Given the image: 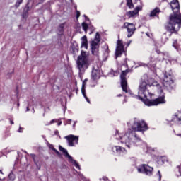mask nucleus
Segmentation results:
<instances>
[{
  "label": "nucleus",
  "mask_w": 181,
  "mask_h": 181,
  "mask_svg": "<svg viewBox=\"0 0 181 181\" xmlns=\"http://www.w3.org/2000/svg\"><path fill=\"white\" fill-rule=\"evenodd\" d=\"M173 13L169 16V21L165 25L167 32L170 33V36L173 33L177 35L181 28V13L179 0H173L170 3Z\"/></svg>",
  "instance_id": "f257e3e1"
},
{
  "label": "nucleus",
  "mask_w": 181,
  "mask_h": 181,
  "mask_svg": "<svg viewBox=\"0 0 181 181\" xmlns=\"http://www.w3.org/2000/svg\"><path fill=\"white\" fill-rule=\"evenodd\" d=\"M148 124L145 122V120L134 122L128 132L121 137L122 144H125L127 148L131 149L133 138L135 144L142 142V139L136 132H145V131H148Z\"/></svg>",
  "instance_id": "f03ea898"
},
{
  "label": "nucleus",
  "mask_w": 181,
  "mask_h": 181,
  "mask_svg": "<svg viewBox=\"0 0 181 181\" xmlns=\"http://www.w3.org/2000/svg\"><path fill=\"white\" fill-rule=\"evenodd\" d=\"M165 97L166 95L163 92V90H162V87H160L159 96L156 99H148V97L145 98V99L141 95L137 96L138 99L140 100V101H142V103L148 107H153L159 105L160 104H165L166 103V100H165Z\"/></svg>",
  "instance_id": "7ed1b4c3"
},
{
  "label": "nucleus",
  "mask_w": 181,
  "mask_h": 181,
  "mask_svg": "<svg viewBox=\"0 0 181 181\" xmlns=\"http://www.w3.org/2000/svg\"><path fill=\"white\" fill-rule=\"evenodd\" d=\"M76 63L79 74H84V73H86V70L90 67L91 61H88V59L87 58V52L82 50L81 55L78 57Z\"/></svg>",
  "instance_id": "20e7f679"
},
{
  "label": "nucleus",
  "mask_w": 181,
  "mask_h": 181,
  "mask_svg": "<svg viewBox=\"0 0 181 181\" xmlns=\"http://www.w3.org/2000/svg\"><path fill=\"white\" fill-rule=\"evenodd\" d=\"M129 69L122 71L120 74L121 87L124 93H128V81H127V74L129 73Z\"/></svg>",
  "instance_id": "39448f33"
},
{
  "label": "nucleus",
  "mask_w": 181,
  "mask_h": 181,
  "mask_svg": "<svg viewBox=\"0 0 181 181\" xmlns=\"http://www.w3.org/2000/svg\"><path fill=\"white\" fill-rule=\"evenodd\" d=\"M173 76L170 74L165 73L163 81V85L167 90H173Z\"/></svg>",
  "instance_id": "423d86ee"
},
{
  "label": "nucleus",
  "mask_w": 181,
  "mask_h": 181,
  "mask_svg": "<svg viewBox=\"0 0 181 181\" xmlns=\"http://www.w3.org/2000/svg\"><path fill=\"white\" fill-rule=\"evenodd\" d=\"M146 87H148V83H146V81H141L139 87V95H141V94H143L144 98H146L148 95H150V97H152V95H153V94H152L149 91V90L147 89Z\"/></svg>",
  "instance_id": "0eeeda50"
},
{
  "label": "nucleus",
  "mask_w": 181,
  "mask_h": 181,
  "mask_svg": "<svg viewBox=\"0 0 181 181\" xmlns=\"http://www.w3.org/2000/svg\"><path fill=\"white\" fill-rule=\"evenodd\" d=\"M137 171L139 173H144L147 176H152L153 173V168L149 166L148 164H141L137 168Z\"/></svg>",
  "instance_id": "6e6552de"
},
{
  "label": "nucleus",
  "mask_w": 181,
  "mask_h": 181,
  "mask_svg": "<svg viewBox=\"0 0 181 181\" xmlns=\"http://www.w3.org/2000/svg\"><path fill=\"white\" fill-rule=\"evenodd\" d=\"M122 28V29H127V37L129 38L132 37V36L135 33V31L136 30V28L132 23L125 22Z\"/></svg>",
  "instance_id": "1a4fd4ad"
},
{
  "label": "nucleus",
  "mask_w": 181,
  "mask_h": 181,
  "mask_svg": "<svg viewBox=\"0 0 181 181\" xmlns=\"http://www.w3.org/2000/svg\"><path fill=\"white\" fill-rule=\"evenodd\" d=\"M59 149L62 153L64 154V156L66 158H68L69 161L76 168V169H80V165H78V163L76 161V160L73 159V157L69 154V152H67V150H66L64 148H63L62 146H59Z\"/></svg>",
  "instance_id": "9d476101"
},
{
  "label": "nucleus",
  "mask_w": 181,
  "mask_h": 181,
  "mask_svg": "<svg viewBox=\"0 0 181 181\" xmlns=\"http://www.w3.org/2000/svg\"><path fill=\"white\" fill-rule=\"evenodd\" d=\"M122 53H125V49L124 48V43L121 40H117V44L116 47L115 51V57H121L122 56Z\"/></svg>",
  "instance_id": "9b49d317"
},
{
  "label": "nucleus",
  "mask_w": 181,
  "mask_h": 181,
  "mask_svg": "<svg viewBox=\"0 0 181 181\" xmlns=\"http://www.w3.org/2000/svg\"><path fill=\"white\" fill-rule=\"evenodd\" d=\"M65 139L68 142L69 146H76L78 144V136H74L73 134L66 136Z\"/></svg>",
  "instance_id": "f8f14e48"
},
{
  "label": "nucleus",
  "mask_w": 181,
  "mask_h": 181,
  "mask_svg": "<svg viewBox=\"0 0 181 181\" xmlns=\"http://www.w3.org/2000/svg\"><path fill=\"white\" fill-rule=\"evenodd\" d=\"M139 11H142V6H137L134 8V11H129L126 13V16L128 18H134V16L139 13Z\"/></svg>",
  "instance_id": "ddd939ff"
},
{
  "label": "nucleus",
  "mask_w": 181,
  "mask_h": 181,
  "mask_svg": "<svg viewBox=\"0 0 181 181\" xmlns=\"http://www.w3.org/2000/svg\"><path fill=\"white\" fill-rule=\"evenodd\" d=\"M92 78L95 81L98 80V78H100V68L95 66L93 67L92 74H91Z\"/></svg>",
  "instance_id": "4468645a"
},
{
  "label": "nucleus",
  "mask_w": 181,
  "mask_h": 181,
  "mask_svg": "<svg viewBox=\"0 0 181 181\" xmlns=\"http://www.w3.org/2000/svg\"><path fill=\"white\" fill-rule=\"evenodd\" d=\"M92 54L98 56V42L93 41L91 43Z\"/></svg>",
  "instance_id": "2eb2a0df"
},
{
  "label": "nucleus",
  "mask_w": 181,
  "mask_h": 181,
  "mask_svg": "<svg viewBox=\"0 0 181 181\" xmlns=\"http://www.w3.org/2000/svg\"><path fill=\"white\" fill-rule=\"evenodd\" d=\"M159 13H160V8L156 7L150 13V18H155V16L159 17Z\"/></svg>",
  "instance_id": "dca6fc26"
},
{
  "label": "nucleus",
  "mask_w": 181,
  "mask_h": 181,
  "mask_svg": "<svg viewBox=\"0 0 181 181\" xmlns=\"http://www.w3.org/2000/svg\"><path fill=\"white\" fill-rule=\"evenodd\" d=\"M172 121H173V122H175V124H179L181 121V112H178L177 115H175Z\"/></svg>",
  "instance_id": "f3484780"
},
{
  "label": "nucleus",
  "mask_w": 181,
  "mask_h": 181,
  "mask_svg": "<svg viewBox=\"0 0 181 181\" xmlns=\"http://www.w3.org/2000/svg\"><path fill=\"white\" fill-rule=\"evenodd\" d=\"M81 47H85V49L88 47V41L87 40V36L86 35L82 37Z\"/></svg>",
  "instance_id": "a211bd4d"
},
{
  "label": "nucleus",
  "mask_w": 181,
  "mask_h": 181,
  "mask_svg": "<svg viewBox=\"0 0 181 181\" xmlns=\"http://www.w3.org/2000/svg\"><path fill=\"white\" fill-rule=\"evenodd\" d=\"M116 150V152H117V153H123L124 152H127V150L125 149V148L119 146H115L113 147V149Z\"/></svg>",
  "instance_id": "6ab92c4d"
},
{
  "label": "nucleus",
  "mask_w": 181,
  "mask_h": 181,
  "mask_svg": "<svg viewBox=\"0 0 181 181\" xmlns=\"http://www.w3.org/2000/svg\"><path fill=\"white\" fill-rule=\"evenodd\" d=\"M156 52L157 53V54H161V56H163L162 60H165L166 57H169L168 52H162L159 49H156Z\"/></svg>",
  "instance_id": "aec40b11"
},
{
  "label": "nucleus",
  "mask_w": 181,
  "mask_h": 181,
  "mask_svg": "<svg viewBox=\"0 0 181 181\" xmlns=\"http://www.w3.org/2000/svg\"><path fill=\"white\" fill-rule=\"evenodd\" d=\"M29 11H30L29 6H25L23 13V18H28V16L29 15Z\"/></svg>",
  "instance_id": "412c9836"
},
{
  "label": "nucleus",
  "mask_w": 181,
  "mask_h": 181,
  "mask_svg": "<svg viewBox=\"0 0 181 181\" xmlns=\"http://www.w3.org/2000/svg\"><path fill=\"white\" fill-rule=\"evenodd\" d=\"M64 25L65 23H63L59 24V25L58 26V32H59L61 35H63V33H64Z\"/></svg>",
  "instance_id": "4be33fe9"
},
{
  "label": "nucleus",
  "mask_w": 181,
  "mask_h": 181,
  "mask_svg": "<svg viewBox=\"0 0 181 181\" xmlns=\"http://www.w3.org/2000/svg\"><path fill=\"white\" fill-rule=\"evenodd\" d=\"M82 29L84 30L85 33H87V30H88V24L86 22H83L81 23Z\"/></svg>",
  "instance_id": "5701e85b"
},
{
  "label": "nucleus",
  "mask_w": 181,
  "mask_h": 181,
  "mask_svg": "<svg viewBox=\"0 0 181 181\" xmlns=\"http://www.w3.org/2000/svg\"><path fill=\"white\" fill-rule=\"evenodd\" d=\"M127 6H128L129 9H132L134 8V3H132V0H126Z\"/></svg>",
  "instance_id": "b1692460"
},
{
  "label": "nucleus",
  "mask_w": 181,
  "mask_h": 181,
  "mask_svg": "<svg viewBox=\"0 0 181 181\" xmlns=\"http://www.w3.org/2000/svg\"><path fill=\"white\" fill-rule=\"evenodd\" d=\"M15 179H16L15 174H13V172H11L8 175V180L15 181Z\"/></svg>",
  "instance_id": "393cba45"
},
{
  "label": "nucleus",
  "mask_w": 181,
  "mask_h": 181,
  "mask_svg": "<svg viewBox=\"0 0 181 181\" xmlns=\"http://www.w3.org/2000/svg\"><path fill=\"white\" fill-rule=\"evenodd\" d=\"M100 33L98 32L96 33L95 34V39H94V41L93 42H96V43H100Z\"/></svg>",
  "instance_id": "a878e982"
},
{
  "label": "nucleus",
  "mask_w": 181,
  "mask_h": 181,
  "mask_svg": "<svg viewBox=\"0 0 181 181\" xmlns=\"http://www.w3.org/2000/svg\"><path fill=\"white\" fill-rule=\"evenodd\" d=\"M78 52V47H72L73 54H76Z\"/></svg>",
  "instance_id": "bb28decb"
},
{
  "label": "nucleus",
  "mask_w": 181,
  "mask_h": 181,
  "mask_svg": "<svg viewBox=\"0 0 181 181\" xmlns=\"http://www.w3.org/2000/svg\"><path fill=\"white\" fill-rule=\"evenodd\" d=\"M22 2H23V0H17V1L16 2V4H15L16 8H19V6H21V4H22Z\"/></svg>",
  "instance_id": "cd10ccee"
},
{
  "label": "nucleus",
  "mask_w": 181,
  "mask_h": 181,
  "mask_svg": "<svg viewBox=\"0 0 181 181\" xmlns=\"http://www.w3.org/2000/svg\"><path fill=\"white\" fill-rule=\"evenodd\" d=\"M151 86H156V87H160V85L156 81H153L151 83Z\"/></svg>",
  "instance_id": "c85d7f7f"
},
{
  "label": "nucleus",
  "mask_w": 181,
  "mask_h": 181,
  "mask_svg": "<svg viewBox=\"0 0 181 181\" xmlns=\"http://www.w3.org/2000/svg\"><path fill=\"white\" fill-rule=\"evenodd\" d=\"M50 148L52 149V151H53L54 152H55V153L57 155H60V152H59V151H57V149H56L55 148L53 147V146H51Z\"/></svg>",
  "instance_id": "c756f323"
},
{
  "label": "nucleus",
  "mask_w": 181,
  "mask_h": 181,
  "mask_svg": "<svg viewBox=\"0 0 181 181\" xmlns=\"http://www.w3.org/2000/svg\"><path fill=\"white\" fill-rule=\"evenodd\" d=\"M4 172H2V170H0V180L2 181L4 179H5V176L4 175Z\"/></svg>",
  "instance_id": "7c9ffc66"
},
{
  "label": "nucleus",
  "mask_w": 181,
  "mask_h": 181,
  "mask_svg": "<svg viewBox=\"0 0 181 181\" xmlns=\"http://www.w3.org/2000/svg\"><path fill=\"white\" fill-rule=\"evenodd\" d=\"M110 48L108 47V46H106V49L105 50V54H110Z\"/></svg>",
  "instance_id": "2f4dec72"
},
{
  "label": "nucleus",
  "mask_w": 181,
  "mask_h": 181,
  "mask_svg": "<svg viewBox=\"0 0 181 181\" xmlns=\"http://www.w3.org/2000/svg\"><path fill=\"white\" fill-rule=\"evenodd\" d=\"M88 81V79L86 78L82 83V87H86L87 82Z\"/></svg>",
  "instance_id": "473e14b6"
},
{
  "label": "nucleus",
  "mask_w": 181,
  "mask_h": 181,
  "mask_svg": "<svg viewBox=\"0 0 181 181\" xmlns=\"http://www.w3.org/2000/svg\"><path fill=\"white\" fill-rule=\"evenodd\" d=\"M81 93L83 95H86V86H82L81 88Z\"/></svg>",
  "instance_id": "72a5a7b5"
},
{
  "label": "nucleus",
  "mask_w": 181,
  "mask_h": 181,
  "mask_svg": "<svg viewBox=\"0 0 181 181\" xmlns=\"http://www.w3.org/2000/svg\"><path fill=\"white\" fill-rule=\"evenodd\" d=\"M85 100H86L87 103H88L90 104V99L88 98V97H87V95H83Z\"/></svg>",
  "instance_id": "f704fd0d"
},
{
  "label": "nucleus",
  "mask_w": 181,
  "mask_h": 181,
  "mask_svg": "<svg viewBox=\"0 0 181 181\" xmlns=\"http://www.w3.org/2000/svg\"><path fill=\"white\" fill-rule=\"evenodd\" d=\"M76 19H78L81 15L80 11H78V10H76Z\"/></svg>",
  "instance_id": "c9c22d12"
},
{
  "label": "nucleus",
  "mask_w": 181,
  "mask_h": 181,
  "mask_svg": "<svg viewBox=\"0 0 181 181\" xmlns=\"http://www.w3.org/2000/svg\"><path fill=\"white\" fill-rule=\"evenodd\" d=\"M158 176H159V180L162 179V174H160V170H158L157 173Z\"/></svg>",
  "instance_id": "e433bc0d"
},
{
  "label": "nucleus",
  "mask_w": 181,
  "mask_h": 181,
  "mask_svg": "<svg viewBox=\"0 0 181 181\" xmlns=\"http://www.w3.org/2000/svg\"><path fill=\"white\" fill-rule=\"evenodd\" d=\"M9 119V121H10V124H11V125H13L15 123L13 122V119Z\"/></svg>",
  "instance_id": "4c0bfd02"
},
{
  "label": "nucleus",
  "mask_w": 181,
  "mask_h": 181,
  "mask_svg": "<svg viewBox=\"0 0 181 181\" xmlns=\"http://www.w3.org/2000/svg\"><path fill=\"white\" fill-rule=\"evenodd\" d=\"M54 122H57V120L54 119L50 121V124H54Z\"/></svg>",
  "instance_id": "58836bf2"
},
{
  "label": "nucleus",
  "mask_w": 181,
  "mask_h": 181,
  "mask_svg": "<svg viewBox=\"0 0 181 181\" xmlns=\"http://www.w3.org/2000/svg\"><path fill=\"white\" fill-rule=\"evenodd\" d=\"M66 124H71V119H67L66 120Z\"/></svg>",
  "instance_id": "ea45409f"
},
{
  "label": "nucleus",
  "mask_w": 181,
  "mask_h": 181,
  "mask_svg": "<svg viewBox=\"0 0 181 181\" xmlns=\"http://www.w3.org/2000/svg\"><path fill=\"white\" fill-rule=\"evenodd\" d=\"M38 1H39L38 5L40 4H43V2H45V0H38Z\"/></svg>",
  "instance_id": "a19ab883"
},
{
  "label": "nucleus",
  "mask_w": 181,
  "mask_h": 181,
  "mask_svg": "<svg viewBox=\"0 0 181 181\" xmlns=\"http://www.w3.org/2000/svg\"><path fill=\"white\" fill-rule=\"evenodd\" d=\"M23 132V128L20 127L18 129V132Z\"/></svg>",
  "instance_id": "79ce46f5"
},
{
  "label": "nucleus",
  "mask_w": 181,
  "mask_h": 181,
  "mask_svg": "<svg viewBox=\"0 0 181 181\" xmlns=\"http://www.w3.org/2000/svg\"><path fill=\"white\" fill-rule=\"evenodd\" d=\"M15 72V71L13 69L12 72L11 73H8L7 74V76H9L11 74H13V73Z\"/></svg>",
  "instance_id": "37998d69"
},
{
  "label": "nucleus",
  "mask_w": 181,
  "mask_h": 181,
  "mask_svg": "<svg viewBox=\"0 0 181 181\" xmlns=\"http://www.w3.org/2000/svg\"><path fill=\"white\" fill-rule=\"evenodd\" d=\"M127 59L126 58L125 59H124V65L126 64V66H128V63L127 62Z\"/></svg>",
  "instance_id": "c03bdc74"
},
{
  "label": "nucleus",
  "mask_w": 181,
  "mask_h": 181,
  "mask_svg": "<svg viewBox=\"0 0 181 181\" xmlns=\"http://www.w3.org/2000/svg\"><path fill=\"white\" fill-rule=\"evenodd\" d=\"M179 168V173H180V175H181V165L178 167Z\"/></svg>",
  "instance_id": "a18cd8bd"
},
{
  "label": "nucleus",
  "mask_w": 181,
  "mask_h": 181,
  "mask_svg": "<svg viewBox=\"0 0 181 181\" xmlns=\"http://www.w3.org/2000/svg\"><path fill=\"white\" fill-rule=\"evenodd\" d=\"M54 134H55V135H59V131L56 130V131L54 132Z\"/></svg>",
  "instance_id": "49530a36"
},
{
  "label": "nucleus",
  "mask_w": 181,
  "mask_h": 181,
  "mask_svg": "<svg viewBox=\"0 0 181 181\" xmlns=\"http://www.w3.org/2000/svg\"><path fill=\"white\" fill-rule=\"evenodd\" d=\"M60 125H62V122H59L58 123V126L60 127Z\"/></svg>",
  "instance_id": "de8ad7c7"
},
{
  "label": "nucleus",
  "mask_w": 181,
  "mask_h": 181,
  "mask_svg": "<svg viewBox=\"0 0 181 181\" xmlns=\"http://www.w3.org/2000/svg\"><path fill=\"white\" fill-rule=\"evenodd\" d=\"M117 97H122V94H119V95H117Z\"/></svg>",
  "instance_id": "09e8293b"
},
{
  "label": "nucleus",
  "mask_w": 181,
  "mask_h": 181,
  "mask_svg": "<svg viewBox=\"0 0 181 181\" xmlns=\"http://www.w3.org/2000/svg\"><path fill=\"white\" fill-rule=\"evenodd\" d=\"M73 127H74H74H76V122L74 123Z\"/></svg>",
  "instance_id": "8fccbe9b"
},
{
  "label": "nucleus",
  "mask_w": 181,
  "mask_h": 181,
  "mask_svg": "<svg viewBox=\"0 0 181 181\" xmlns=\"http://www.w3.org/2000/svg\"><path fill=\"white\" fill-rule=\"evenodd\" d=\"M27 111H29V107L27 108Z\"/></svg>",
  "instance_id": "3c124183"
},
{
  "label": "nucleus",
  "mask_w": 181,
  "mask_h": 181,
  "mask_svg": "<svg viewBox=\"0 0 181 181\" xmlns=\"http://www.w3.org/2000/svg\"><path fill=\"white\" fill-rule=\"evenodd\" d=\"M178 135V136H181V134H177Z\"/></svg>",
  "instance_id": "603ef678"
},
{
  "label": "nucleus",
  "mask_w": 181,
  "mask_h": 181,
  "mask_svg": "<svg viewBox=\"0 0 181 181\" xmlns=\"http://www.w3.org/2000/svg\"><path fill=\"white\" fill-rule=\"evenodd\" d=\"M85 18H87V16L84 15Z\"/></svg>",
  "instance_id": "864d4df0"
},
{
  "label": "nucleus",
  "mask_w": 181,
  "mask_h": 181,
  "mask_svg": "<svg viewBox=\"0 0 181 181\" xmlns=\"http://www.w3.org/2000/svg\"><path fill=\"white\" fill-rule=\"evenodd\" d=\"M129 43H131V42H129Z\"/></svg>",
  "instance_id": "5fc2aeb1"
}]
</instances>
